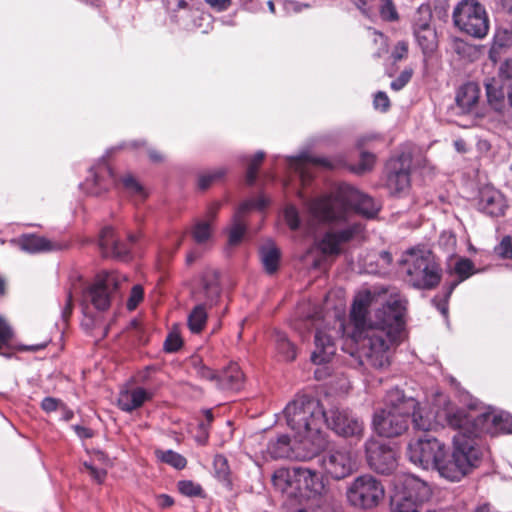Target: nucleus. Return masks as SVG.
Wrapping results in <instances>:
<instances>
[{"instance_id": "obj_1", "label": "nucleus", "mask_w": 512, "mask_h": 512, "mask_svg": "<svg viewBox=\"0 0 512 512\" xmlns=\"http://www.w3.org/2000/svg\"><path fill=\"white\" fill-rule=\"evenodd\" d=\"M406 304L395 288H374L355 296L350 312L352 339L371 366L389 365L390 349L399 343L404 331Z\"/></svg>"}, {"instance_id": "obj_2", "label": "nucleus", "mask_w": 512, "mask_h": 512, "mask_svg": "<svg viewBox=\"0 0 512 512\" xmlns=\"http://www.w3.org/2000/svg\"><path fill=\"white\" fill-rule=\"evenodd\" d=\"M447 426L457 431L453 437V451L448 453L446 447L443 456L435 466L442 478L449 481H460L477 467L480 457V411L470 406L445 414Z\"/></svg>"}, {"instance_id": "obj_3", "label": "nucleus", "mask_w": 512, "mask_h": 512, "mask_svg": "<svg viewBox=\"0 0 512 512\" xmlns=\"http://www.w3.org/2000/svg\"><path fill=\"white\" fill-rule=\"evenodd\" d=\"M283 414L293 437L301 443L298 456L313 458L327 447L328 438L322 431L324 410L318 400L297 397L286 405Z\"/></svg>"}, {"instance_id": "obj_4", "label": "nucleus", "mask_w": 512, "mask_h": 512, "mask_svg": "<svg viewBox=\"0 0 512 512\" xmlns=\"http://www.w3.org/2000/svg\"><path fill=\"white\" fill-rule=\"evenodd\" d=\"M380 203L349 184H341L336 192L311 201L310 215L319 222H334L346 219L350 209L367 218L375 217Z\"/></svg>"}, {"instance_id": "obj_5", "label": "nucleus", "mask_w": 512, "mask_h": 512, "mask_svg": "<svg viewBox=\"0 0 512 512\" xmlns=\"http://www.w3.org/2000/svg\"><path fill=\"white\" fill-rule=\"evenodd\" d=\"M416 406L414 398L406 397L398 388L391 389L385 398V408L374 415L375 432L387 438L403 434L408 429L410 413Z\"/></svg>"}, {"instance_id": "obj_6", "label": "nucleus", "mask_w": 512, "mask_h": 512, "mask_svg": "<svg viewBox=\"0 0 512 512\" xmlns=\"http://www.w3.org/2000/svg\"><path fill=\"white\" fill-rule=\"evenodd\" d=\"M407 281L415 288L432 289L441 280V269L433 253L425 248L408 250L401 260Z\"/></svg>"}, {"instance_id": "obj_7", "label": "nucleus", "mask_w": 512, "mask_h": 512, "mask_svg": "<svg viewBox=\"0 0 512 512\" xmlns=\"http://www.w3.org/2000/svg\"><path fill=\"white\" fill-rule=\"evenodd\" d=\"M125 281L126 277L115 271L98 274L94 282L82 293L81 305L84 313H89L90 307L98 311L108 309L114 293Z\"/></svg>"}, {"instance_id": "obj_8", "label": "nucleus", "mask_w": 512, "mask_h": 512, "mask_svg": "<svg viewBox=\"0 0 512 512\" xmlns=\"http://www.w3.org/2000/svg\"><path fill=\"white\" fill-rule=\"evenodd\" d=\"M385 489L382 483L370 474L354 478L346 486L347 502L358 509L369 510L377 507L384 499Z\"/></svg>"}, {"instance_id": "obj_9", "label": "nucleus", "mask_w": 512, "mask_h": 512, "mask_svg": "<svg viewBox=\"0 0 512 512\" xmlns=\"http://www.w3.org/2000/svg\"><path fill=\"white\" fill-rule=\"evenodd\" d=\"M431 496L430 487L423 481L409 477L404 487L391 500L393 512H420L422 504Z\"/></svg>"}, {"instance_id": "obj_10", "label": "nucleus", "mask_w": 512, "mask_h": 512, "mask_svg": "<svg viewBox=\"0 0 512 512\" xmlns=\"http://www.w3.org/2000/svg\"><path fill=\"white\" fill-rule=\"evenodd\" d=\"M444 447L445 444L437 438L424 435L409 442L407 456L413 464L425 470H434L440 457L443 456Z\"/></svg>"}, {"instance_id": "obj_11", "label": "nucleus", "mask_w": 512, "mask_h": 512, "mask_svg": "<svg viewBox=\"0 0 512 512\" xmlns=\"http://www.w3.org/2000/svg\"><path fill=\"white\" fill-rule=\"evenodd\" d=\"M333 322V326L324 322L316 323L315 348L311 354V361L316 365L330 362L336 353L335 339L343 331V324L336 319Z\"/></svg>"}, {"instance_id": "obj_12", "label": "nucleus", "mask_w": 512, "mask_h": 512, "mask_svg": "<svg viewBox=\"0 0 512 512\" xmlns=\"http://www.w3.org/2000/svg\"><path fill=\"white\" fill-rule=\"evenodd\" d=\"M324 422L337 435L360 439L364 433V422L347 408L332 407L324 411Z\"/></svg>"}, {"instance_id": "obj_13", "label": "nucleus", "mask_w": 512, "mask_h": 512, "mask_svg": "<svg viewBox=\"0 0 512 512\" xmlns=\"http://www.w3.org/2000/svg\"><path fill=\"white\" fill-rule=\"evenodd\" d=\"M320 465L326 476L333 480H342L357 470V460L346 448L327 451L320 460Z\"/></svg>"}, {"instance_id": "obj_14", "label": "nucleus", "mask_w": 512, "mask_h": 512, "mask_svg": "<svg viewBox=\"0 0 512 512\" xmlns=\"http://www.w3.org/2000/svg\"><path fill=\"white\" fill-rule=\"evenodd\" d=\"M447 272L450 274V276L456 277V279L453 280L445 288V292L442 296L438 295L433 299V303L444 316L447 315V300L452 294L453 290L459 283L473 275L475 273V268L473 262L470 259L452 254L448 258Z\"/></svg>"}, {"instance_id": "obj_15", "label": "nucleus", "mask_w": 512, "mask_h": 512, "mask_svg": "<svg viewBox=\"0 0 512 512\" xmlns=\"http://www.w3.org/2000/svg\"><path fill=\"white\" fill-rule=\"evenodd\" d=\"M369 467L381 474H388L396 467V452L386 443L369 439L365 444Z\"/></svg>"}, {"instance_id": "obj_16", "label": "nucleus", "mask_w": 512, "mask_h": 512, "mask_svg": "<svg viewBox=\"0 0 512 512\" xmlns=\"http://www.w3.org/2000/svg\"><path fill=\"white\" fill-rule=\"evenodd\" d=\"M453 20L462 32L480 38V4L477 0H462L454 9Z\"/></svg>"}, {"instance_id": "obj_17", "label": "nucleus", "mask_w": 512, "mask_h": 512, "mask_svg": "<svg viewBox=\"0 0 512 512\" xmlns=\"http://www.w3.org/2000/svg\"><path fill=\"white\" fill-rule=\"evenodd\" d=\"M410 158L401 155L391 158L386 164V185L390 192L400 193L410 185Z\"/></svg>"}, {"instance_id": "obj_18", "label": "nucleus", "mask_w": 512, "mask_h": 512, "mask_svg": "<svg viewBox=\"0 0 512 512\" xmlns=\"http://www.w3.org/2000/svg\"><path fill=\"white\" fill-rule=\"evenodd\" d=\"M268 205V200L263 196H259L257 199H250L244 201L235 212L232 220V225L229 230V244L237 245L246 231V224L244 221L245 214L252 210H262Z\"/></svg>"}, {"instance_id": "obj_19", "label": "nucleus", "mask_w": 512, "mask_h": 512, "mask_svg": "<svg viewBox=\"0 0 512 512\" xmlns=\"http://www.w3.org/2000/svg\"><path fill=\"white\" fill-rule=\"evenodd\" d=\"M298 482L301 487V494L297 499L299 502L303 499L321 498L328 491L322 477L316 471L308 468L299 467Z\"/></svg>"}, {"instance_id": "obj_20", "label": "nucleus", "mask_w": 512, "mask_h": 512, "mask_svg": "<svg viewBox=\"0 0 512 512\" xmlns=\"http://www.w3.org/2000/svg\"><path fill=\"white\" fill-rule=\"evenodd\" d=\"M299 467L292 469L279 468L271 478L273 487L288 499H298L301 494V487L298 482Z\"/></svg>"}, {"instance_id": "obj_21", "label": "nucleus", "mask_w": 512, "mask_h": 512, "mask_svg": "<svg viewBox=\"0 0 512 512\" xmlns=\"http://www.w3.org/2000/svg\"><path fill=\"white\" fill-rule=\"evenodd\" d=\"M456 408L455 410H458ZM453 409H446L442 412L435 413L427 406H420L417 402V406L413 408L410 413L412 417V424L414 429L420 431H432L436 430L439 426L447 425L445 414Z\"/></svg>"}, {"instance_id": "obj_22", "label": "nucleus", "mask_w": 512, "mask_h": 512, "mask_svg": "<svg viewBox=\"0 0 512 512\" xmlns=\"http://www.w3.org/2000/svg\"><path fill=\"white\" fill-rule=\"evenodd\" d=\"M494 436L512 432V416L504 411H497L491 406H482V432Z\"/></svg>"}, {"instance_id": "obj_23", "label": "nucleus", "mask_w": 512, "mask_h": 512, "mask_svg": "<svg viewBox=\"0 0 512 512\" xmlns=\"http://www.w3.org/2000/svg\"><path fill=\"white\" fill-rule=\"evenodd\" d=\"M301 443L294 438L292 441L288 435H280L274 440H270L266 452L273 459L294 458L298 460H309L298 456Z\"/></svg>"}, {"instance_id": "obj_24", "label": "nucleus", "mask_w": 512, "mask_h": 512, "mask_svg": "<svg viewBox=\"0 0 512 512\" xmlns=\"http://www.w3.org/2000/svg\"><path fill=\"white\" fill-rule=\"evenodd\" d=\"M153 393L143 387L122 389L117 398L118 407L125 412H132L140 408L146 401L151 400Z\"/></svg>"}, {"instance_id": "obj_25", "label": "nucleus", "mask_w": 512, "mask_h": 512, "mask_svg": "<svg viewBox=\"0 0 512 512\" xmlns=\"http://www.w3.org/2000/svg\"><path fill=\"white\" fill-rule=\"evenodd\" d=\"M358 231L359 226L352 225L338 232H328L324 235L319 247L324 254H339L341 245L352 239Z\"/></svg>"}, {"instance_id": "obj_26", "label": "nucleus", "mask_w": 512, "mask_h": 512, "mask_svg": "<svg viewBox=\"0 0 512 512\" xmlns=\"http://www.w3.org/2000/svg\"><path fill=\"white\" fill-rule=\"evenodd\" d=\"M99 246L104 257L123 258L128 254L126 245L116 238L112 227H105L102 229Z\"/></svg>"}, {"instance_id": "obj_27", "label": "nucleus", "mask_w": 512, "mask_h": 512, "mask_svg": "<svg viewBox=\"0 0 512 512\" xmlns=\"http://www.w3.org/2000/svg\"><path fill=\"white\" fill-rule=\"evenodd\" d=\"M507 205L501 192L490 185L482 187V208L492 217L502 216Z\"/></svg>"}, {"instance_id": "obj_28", "label": "nucleus", "mask_w": 512, "mask_h": 512, "mask_svg": "<svg viewBox=\"0 0 512 512\" xmlns=\"http://www.w3.org/2000/svg\"><path fill=\"white\" fill-rule=\"evenodd\" d=\"M480 97L479 87L476 82H468L461 86L456 95L457 107L461 113H470L477 105Z\"/></svg>"}, {"instance_id": "obj_29", "label": "nucleus", "mask_w": 512, "mask_h": 512, "mask_svg": "<svg viewBox=\"0 0 512 512\" xmlns=\"http://www.w3.org/2000/svg\"><path fill=\"white\" fill-rule=\"evenodd\" d=\"M244 375L236 363L230 364L218 375L217 387L222 390H239Z\"/></svg>"}, {"instance_id": "obj_30", "label": "nucleus", "mask_w": 512, "mask_h": 512, "mask_svg": "<svg viewBox=\"0 0 512 512\" xmlns=\"http://www.w3.org/2000/svg\"><path fill=\"white\" fill-rule=\"evenodd\" d=\"M220 204L215 203L209 207L206 219L198 221L193 229V238L198 244H205L211 237V222L215 219Z\"/></svg>"}, {"instance_id": "obj_31", "label": "nucleus", "mask_w": 512, "mask_h": 512, "mask_svg": "<svg viewBox=\"0 0 512 512\" xmlns=\"http://www.w3.org/2000/svg\"><path fill=\"white\" fill-rule=\"evenodd\" d=\"M201 287L206 300L215 303L221 292L218 272L213 269L205 270L201 276Z\"/></svg>"}, {"instance_id": "obj_32", "label": "nucleus", "mask_w": 512, "mask_h": 512, "mask_svg": "<svg viewBox=\"0 0 512 512\" xmlns=\"http://www.w3.org/2000/svg\"><path fill=\"white\" fill-rule=\"evenodd\" d=\"M312 164H318L325 167H331L329 162L326 159L321 158H314L312 156H309L307 154L300 155L295 158L290 159V167L297 172L300 177L302 178V181H305L306 179L311 178L310 173V165Z\"/></svg>"}, {"instance_id": "obj_33", "label": "nucleus", "mask_w": 512, "mask_h": 512, "mask_svg": "<svg viewBox=\"0 0 512 512\" xmlns=\"http://www.w3.org/2000/svg\"><path fill=\"white\" fill-rule=\"evenodd\" d=\"M92 172V180L93 188H91V193L95 195H99L102 191H106L110 185L115 183V176L111 170V168L103 161L101 166L99 167V172L91 170Z\"/></svg>"}, {"instance_id": "obj_34", "label": "nucleus", "mask_w": 512, "mask_h": 512, "mask_svg": "<svg viewBox=\"0 0 512 512\" xmlns=\"http://www.w3.org/2000/svg\"><path fill=\"white\" fill-rule=\"evenodd\" d=\"M21 250L28 253H39L52 250L53 244L46 238L36 235H24L17 241Z\"/></svg>"}, {"instance_id": "obj_35", "label": "nucleus", "mask_w": 512, "mask_h": 512, "mask_svg": "<svg viewBox=\"0 0 512 512\" xmlns=\"http://www.w3.org/2000/svg\"><path fill=\"white\" fill-rule=\"evenodd\" d=\"M414 36L424 55H431L438 46L434 28L414 31Z\"/></svg>"}, {"instance_id": "obj_36", "label": "nucleus", "mask_w": 512, "mask_h": 512, "mask_svg": "<svg viewBox=\"0 0 512 512\" xmlns=\"http://www.w3.org/2000/svg\"><path fill=\"white\" fill-rule=\"evenodd\" d=\"M261 261L267 273H274L279 264L280 251L271 242L265 244L260 250Z\"/></svg>"}, {"instance_id": "obj_37", "label": "nucleus", "mask_w": 512, "mask_h": 512, "mask_svg": "<svg viewBox=\"0 0 512 512\" xmlns=\"http://www.w3.org/2000/svg\"><path fill=\"white\" fill-rule=\"evenodd\" d=\"M275 346L277 353L285 361H292L296 358L297 352L295 345L289 341L284 333L277 332L275 334Z\"/></svg>"}, {"instance_id": "obj_38", "label": "nucleus", "mask_w": 512, "mask_h": 512, "mask_svg": "<svg viewBox=\"0 0 512 512\" xmlns=\"http://www.w3.org/2000/svg\"><path fill=\"white\" fill-rule=\"evenodd\" d=\"M432 9L429 4H422L413 16V32L423 29H432Z\"/></svg>"}, {"instance_id": "obj_39", "label": "nucleus", "mask_w": 512, "mask_h": 512, "mask_svg": "<svg viewBox=\"0 0 512 512\" xmlns=\"http://www.w3.org/2000/svg\"><path fill=\"white\" fill-rule=\"evenodd\" d=\"M207 321V312L204 305L194 307L188 316V327L193 333H200Z\"/></svg>"}, {"instance_id": "obj_40", "label": "nucleus", "mask_w": 512, "mask_h": 512, "mask_svg": "<svg viewBox=\"0 0 512 512\" xmlns=\"http://www.w3.org/2000/svg\"><path fill=\"white\" fill-rule=\"evenodd\" d=\"M486 94L488 103L495 109L500 110L503 106L505 99V91L502 85L497 81L486 84Z\"/></svg>"}, {"instance_id": "obj_41", "label": "nucleus", "mask_w": 512, "mask_h": 512, "mask_svg": "<svg viewBox=\"0 0 512 512\" xmlns=\"http://www.w3.org/2000/svg\"><path fill=\"white\" fill-rule=\"evenodd\" d=\"M512 43L511 34L504 30L499 31L494 38L492 48L490 50V58L493 62L497 61L498 54L501 50L507 48Z\"/></svg>"}, {"instance_id": "obj_42", "label": "nucleus", "mask_w": 512, "mask_h": 512, "mask_svg": "<svg viewBox=\"0 0 512 512\" xmlns=\"http://www.w3.org/2000/svg\"><path fill=\"white\" fill-rule=\"evenodd\" d=\"M455 51L468 61H473L480 55V49L477 45L470 44L461 39L455 41Z\"/></svg>"}, {"instance_id": "obj_43", "label": "nucleus", "mask_w": 512, "mask_h": 512, "mask_svg": "<svg viewBox=\"0 0 512 512\" xmlns=\"http://www.w3.org/2000/svg\"><path fill=\"white\" fill-rule=\"evenodd\" d=\"M156 453L161 461L176 469H183L187 464L186 459L182 455L172 450L157 451Z\"/></svg>"}, {"instance_id": "obj_44", "label": "nucleus", "mask_w": 512, "mask_h": 512, "mask_svg": "<svg viewBox=\"0 0 512 512\" xmlns=\"http://www.w3.org/2000/svg\"><path fill=\"white\" fill-rule=\"evenodd\" d=\"M226 174L223 167L216 168L199 176L198 185L201 189H207L212 183L220 180Z\"/></svg>"}, {"instance_id": "obj_45", "label": "nucleus", "mask_w": 512, "mask_h": 512, "mask_svg": "<svg viewBox=\"0 0 512 512\" xmlns=\"http://www.w3.org/2000/svg\"><path fill=\"white\" fill-rule=\"evenodd\" d=\"M265 157L264 152L258 151L253 158L250 159L248 163L247 173H246V182L249 185H252L256 178H257V172L260 164L262 163L263 159Z\"/></svg>"}, {"instance_id": "obj_46", "label": "nucleus", "mask_w": 512, "mask_h": 512, "mask_svg": "<svg viewBox=\"0 0 512 512\" xmlns=\"http://www.w3.org/2000/svg\"><path fill=\"white\" fill-rule=\"evenodd\" d=\"M379 13L385 21L393 22L399 19L396 6L392 0H380Z\"/></svg>"}, {"instance_id": "obj_47", "label": "nucleus", "mask_w": 512, "mask_h": 512, "mask_svg": "<svg viewBox=\"0 0 512 512\" xmlns=\"http://www.w3.org/2000/svg\"><path fill=\"white\" fill-rule=\"evenodd\" d=\"M178 489L183 495L189 497L199 496L202 493L201 486L190 480L180 481L178 483Z\"/></svg>"}, {"instance_id": "obj_48", "label": "nucleus", "mask_w": 512, "mask_h": 512, "mask_svg": "<svg viewBox=\"0 0 512 512\" xmlns=\"http://www.w3.org/2000/svg\"><path fill=\"white\" fill-rule=\"evenodd\" d=\"M374 162L375 156L373 154L363 152L358 165L353 168V171L357 174H364L372 169Z\"/></svg>"}, {"instance_id": "obj_49", "label": "nucleus", "mask_w": 512, "mask_h": 512, "mask_svg": "<svg viewBox=\"0 0 512 512\" xmlns=\"http://www.w3.org/2000/svg\"><path fill=\"white\" fill-rule=\"evenodd\" d=\"M182 345L183 341L179 333L177 331H171L164 342V349L170 353L176 352L182 347Z\"/></svg>"}, {"instance_id": "obj_50", "label": "nucleus", "mask_w": 512, "mask_h": 512, "mask_svg": "<svg viewBox=\"0 0 512 512\" xmlns=\"http://www.w3.org/2000/svg\"><path fill=\"white\" fill-rule=\"evenodd\" d=\"M122 183L125 189L131 194L139 195L140 197H145V193L143 187L136 181V179L132 175H126L122 179Z\"/></svg>"}, {"instance_id": "obj_51", "label": "nucleus", "mask_w": 512, "mask_h": 512, "mask_svg": "<svg viewBox=\"0 0 512 512\" xmlns=\"http://www.w3.org/2000/svg\"><path fill=\"white\" fill-rule=\"evenodd\" d=\"M284 218L291 230H297L300 227V218L297 209L294 206L286 207Z\"/></svg>"}, {"instance_id": "obj_52", "label": "nucleus", "mask_w": 512, "mask_h": 512, "mask_svg": "<svg viewBox=\"0 0 512 512\" xmlns=\"http://www.w3.org/2000/svg\"><path fill=\"white\" fill-rule=\"evenodd\" d=\"M144 291L141 285H134L131 289L129 299L127 301L128 310H134L143 300Z\"/></svg>"}, {"instance_id": "obj_53", "label": "nucleus", "mask_w": 512, "mask_h": 512, "mask_svg": "<svg viewBox=\"0 0 512 512\" xmlns=\"http://www.w3.org/2000/svg\"><path fill=\"white\" fill-rule=\"evenodd\" d=\"M439 245L452 255L456 246V236L452 232L444 231L439 237Z\"/></svg>"}, {"instance_id": "obj_54", "label": "nucleus", "mask_w": 512, "mask_h": 512, "mask_svg": "<svg viewBox=\"0 0 512 512\" xmlns=\"http://www.w3.org/2000/svg\"><path fill=\"white\" fill-rule=\"evenodd\" d=\"M413 71L412 69H404L400 75L391 82V89L395 91H399L404 88L408 82L411 80Z\"/></svg>"}, {"instance_id": "obj_55", "label": "nucleus", "mask_w": 512, "mask_h": 512, "mask_svg": "<svg viewBox=\"0 0 512 512\" xmlns=\"http://www.w3.org/2000/svg\"><path fill=\"white\" fill-rule=\"evenodd\" d=\"M12 330L11 327L6 323V321L0 317V350L2 347L9 342L12 338Z\"/></svg>"}, {"instance_id": "obj_56", "label": "nucleus", "mask_w": 512, "mask_h": 512, "mask_svg": "<svg viewBox=\"0 0 512 512\" xmlns=\"http://www.w3.org/2000/svg\"><path fill=\"white\" fill-rule=\"evenodd\" d=\"M408 54V43L406 41H399L392 52V58L394 61H400L404 59Z\"/></svg>"}, {"instance_id": "obj_57", "label": "nucleus", "mask_w": 512, "mask_h": 512, "mask_svg": "<svg viewBox=\"0 0 512 512\" xmlns=\"http://www.w3.org/2000/svg\"><path fill=\"white\" fill-rule=\"evenodd\" d=\"M373 104L376 109L386 111L390 106V100L386 93L378 92L374 97Z\"/></svg>"}, {"instance_id": "obj_58", "label": "nucleus", "mask_w": 512, "mask_h": 512, "mask_svg": "<svg viewBox=\"0 0 512 512\" xmlns=\"http://www.w3.org/2000/svg\"><path fill=\"white\" fill-rule=\"evenodd\" d=\"M84 467L89 471L91 477L97 482L102 483L105 480L106 477V470L104 469H98L91 465L90 463L85 462Z\"/></svg>"}, {"instance_id": "obj_59", "label": "nucleus", "mask_w": 512, "mask_h": 512, "mask_svg": "<svg viewBox=\"0 0 512 512\" xmlns=\"http://www.w3.org/2000/svg\"><path fill=\"white\" fill-rule=\"evenodd\" d=\"M498 254L503 258L512 257V242L509 237L504 238L497 247Z\"/></svg>"}, {"instance_id": "obj_60", "label": "nucleus", "mask_w": 512, "mask_h": 512, "mask_svg": "<svg viewBox=\"0 0 512 512\" xmlns=\"http://www.w3.org/2000/svg\"><path fill=\"white\" fill-rule=\"evenodd\" d=\"M196 369H197V374L201 378L207 379L209 381H213L217 385L219 374L215 373L214 371H212L209 367H207L205 365H200L199 367H196Z\"/></svg>"}, {"instance_id": "obj_61", "label": "nucleus", "mask_w": 512, "mask_h": 512, "mask_svg": "<svg viewBox=\"0 0 512 512\" xmlns=\"http://www.w3.org/2000/svg\"><path fill=\"white\" fill-rule=\"evenodd\" d=\"M205 2L218 12L227 10L232 4V0H205Z\"/></svg>"}, {"instance_id": "obj_62", "label": "nucleus", "mask_w": 512, "mask_h": 512, "mask_svg": "<svg viewBox=\"0 0 512 512\" xmlns=\"http://www.w3.org/2000/svg\"><path fill=\"white\" fill-rule=\"evenodd\" d=\"M500 77L506 80H512V59L506 60L499 69Z\"/></svg>"}, {"instance_id": "obj_63", "label": "nucleus", "mask_w": 512, "mask_h": 512, "mask_svg": "<svg viewBox=\"0 0 512 512\" xmlns=\"http://www.w3.org/2000/svg\"><path fill=\"white\" fill-rule=\"evenodd\" d=\"M357 8L366 16H369L372 10L373 0H351Z\"/></svg>"}, {"instance_id": "obj_64", "label": "nucleus", "mask_w": 512, "mask_h": 512, "mask_svg": "<svg viewBox=\"0 0 512 512\" xmlns=\"http://www.w3.org/2000/svg\"><path fill=\"white\" fill-rule=\"evenodd\" d=\"M59 401L52 397H46L42 400L41 407L46 412H52L57 409Z\"/></svg>"}]
</instances>
